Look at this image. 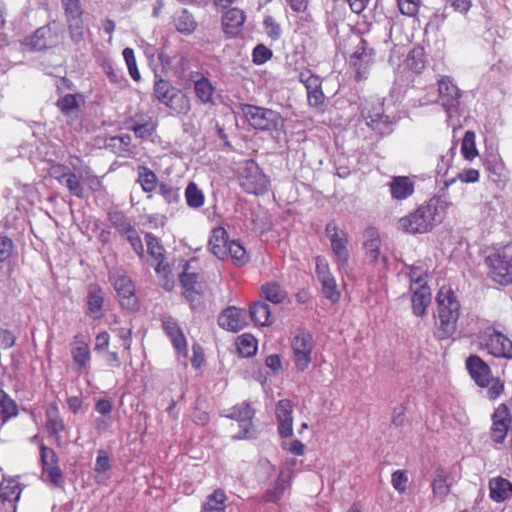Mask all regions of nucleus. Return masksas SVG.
<instances>
[{
	"label": "nucleus",
	"instance_id": "obj_45",
	"mask_svg": "<svg viewBox=\"0 0 512 512\" xmlns=\"http://www.w3.org/2000/svg\"><path fill=\"white\" fill-rule=\"evenodd\" d=\"M230 257L237 266H244L249 261L245 248L237 241H230L227 246V258Z\"/></svg>",
	"mask_w": 512,
	"mask_h": 512
},
{
	"label": "nucleus",
	"instance_id": "obj_54",
	"mask_svg": "<svg viewBox=\"0 0 512 512\" xmlns=\"http://www.w3.org/2000/svg\"><path fill=\"white\" fill-rule=\"evenodd\" d=\"M139 183L145 192H152L157 185V177L146 167H139L138 169Z\"/></svg>",
	"mask_w": 512,
	"mask_h": 512
},
{
	"label": "nucleus",
	"instance_id": "obj_13",
	"mask_svg": "<svg viewBox=\"0 0 512 512\" xmlns=\"http://www.w3.org/2000/svg\"><path fill=\"white\" fill-rule=\"evenodd\" d=\"M491 438L495 443H502L508 433L512 421L511 414L505 404H500L492 415Z\"/></svg>",
	"mask_w": 512,
	"mask_h": 512
},
{
	"label": "nucleus",
	"instance_id": "obj_24",
	"mask_svg": "<svg viewBox=\"0 0 512 512\" xmlns=\"http://www.w3.org/2000/svg\"><path fill=\"white\" fill-rule=\"evenodd\" d=\"M87 315L93 319H99L102 316V308L104 305V293L101 287L91 284L88 287L87 297Z\"/></svg>",
	"mask_w": 512,
	"mask_h": 512
},
{
	"label": "nucleus",
	"instance_id": "obj_7",
	"mask_svg": "<svg viewBox=\"0 0 512 512\" xmlns=\"http://www.w3.org/2000/svg\"><path fill=\"white\" fill-rule=\"evenodd\" d=\"M486 262L490 269L492 279L507 285L512 282V248L506 245L502 250L487 257Z\"/></svg>",
	"mask_w": 512,
	"mask_h": 512
},
{
	"label": "nucleus",
	"instance_id": "obj_41",
	"mask_svg": "<svg viewBox=\"0 0 512 512\" xmlns=\"http://www.w3.org/2000/svg\"><path fill=\"white\" fill-rule=\"evenodd\" d=\"M261 295L263 298L274 304H279L286 298V292L276 282H268L264 284L261 288Z\"/></svg>",
	"mask_w": 512,
	"mask_h": 512
},
{
	"label": "nucleus",
	"instance_id": "obj_30",
	"mask_svg": "<svg viewBox=\"0 0 512 512\" xmlns=\"http://www.w3.org/2000/svg\"><path fill=\"white\" fill-rule=\"evenodd\" d=\"M490 497L496 502H503L512 494V483L505 478L496 477L489 481Z\"/></svg>",
	"mask_w": 512,
	"mask_h": 512
},
{
	"label": "nucleus",
	"instance_id": "obj_53",
	"mask_svg": "<svg viewBox=\"0 0 512 512\" xmlns=\"http://www.w3.org/2000/svg\"><path fill=\"white\" fill-rule=\"evenodd\" d=\"M67 21L70 38L75 44L84 40V23L82 17L72 18Z\"/></svg>",
	"mask_w": 512,
	"mask_h": 512
},
{
	"label": "nucleus",
	"instance_id": "obj_12",
	"mask_svg": "<svg viewBox=\"0 0 512 512\" xmlns=\"http://www.w3.org/2000/svg\"><path fill=\"white\" fill-rule=\"evenodd\" d=\"M316 275L322 286V293L325 298L335 303L340 298L335 278L330 272L327 261L323 257L316 258Z\"/></svg>",
	"mask_w": 512,
	"mask_h": 512
},
{
	"label": "nucleus",
	"instance_id": "obj_9",
	"mask_svg": "<svg viewBox=\"0 0 512 512\" xmlns=\"http://www.w3.org/2000/svg\"><path fill=\"white\" fill-rule=\"evenodd\" d=\"M313 347V337L307 331L299 330L291 339L292 360L298 371H305L311 364Z\"/></svg>",
	"mask_w": 512,
	"mask_h": 512
},
{
	"label": "nucleus",
	"instance_id": "obj_55",
	"mask_svg": "<svg viewBox=\"0 0 512 512\" xmlns=\"http://www.w3.org/2000/svg\"><path fill=\"white\" fill-rule=\"evenodd\" d=\"M80 178L92 192H96L101 188L100 179L93 174L89 167L80 168Z\"/></svg>",
	"mask_w": 512,
	"mask_h": 512
},
{
	"label": "nucleus",
	"instance_id": "obj_64",
	"mask_svg": "<svg viewBox=\"0 0 512 512\" xmlns=\"http://www.w3.org/2000/svg\"><path fill=\"white\" fill-rule=\"evenodd\" d=\"M159 193L167 203H175L180 197L179 189L166 183L159 186Z\"/></svg>",
	"mask_w": 512,
	"mask_h": 512
},
{
	"label": "nucleus",
	"instance_id": "obj_11",
	"mask_svg": "<svg viewBox=\"0 0 512 512\" xmlns=\"http://www.w3.org/2000/svg\"><path fill=\"white\" fill-rule=\"evenodd\" d=\"M226 417L238 422L240 431L238 434L234 435L235 439H252L256 437L257 432L252 423L254 410L248 403H242L232 407Z\"/></svg>",
	"mask_w": 512,
	"mask_h": 512
},
{
	"label": "nucleus",
	"instance_id": "obj_22",
	"mask_svg": "<svg viewBox=\"0 0 512 512\" xmlns=\"http://www.w3.org/2000/svg\"><path fill=\"white\" fill-rule=\"evenodd\" d=\"M71 345L74 368L80 371L85 368L91 360L90 347L81 334L74 336V341Z\"/></svg>",
	"mask_w": 512,
	"mask_h": 512
},
{
	"label": "nucleus",
	"instance_id": "obj_28",
	"mask_svg": "<svg viewBox=\"0 0 512 512\" xmlns=\"http://www.w3.org/2000/svg\"><path fill=\"white\" fill-rule=\"evenodd\" d=\"M381 239L375 228H368L364 232V243L366 258L370 263L376 262L380 257Z\"/></svg>",
	"mask_w": 512,
	"mask_h": 512
},
{
	"label": "nucleus",
	"instance_id": "obj_10",
	"mask_svg": "<svg viewBox=\"0 0 512 512\" xmlns=\"http://www.w3.org/2000/svg\"><path fill=\"white\" fill-rule=\"evenodd\" d=\"M325 234L330 240L331 249L339 269H345L349 261V251L347 249L348 236L346 232L340 229L334 221H331L325 227Z\"/></svg>",
	"mask_w": 512,
	"mask_h": 512
},
{
	"label": "nucleus",
	"instance_id": "obj_49",
	"mask_svg": "<svg viewBox=\"0 0 512 512\" xmlns=\"http://www.w3.org/2000/svg\"><path fill=\"white\" fill-rule=\"evenodd\" d=\"M407 67L415 73H420L425 68L424 50L421 47L413 48L406 59Z\"/></svg>",
	"mask_w": 512,
	"mask_h": 512
},
{
	"label": "nucleus",
	"instance_id": "obj_44",
	"mask_svg": "<svg viewBox=\"0 0 512 512\" xmlns=\"http://www.w3.org/2000/svg\"><path fill=\"white\" fill-rule=\"evenodd\" d=\"M237 351L241 357H251L257 351V340L251 334H242L238 337Z\"/></svg>",
	"mask_w": 512,
	"mask_h": 512
},
{
	"label": "nucleus",
	"instance_id": "obj_26",
	"mask_svg": "<svg viewBox=\"0 0 512 512\" xmlns=\"http://www.w3.org/2000/svg\"><path fill=\"white\" fill-rule=\"evenodd\" d=\"M227 232L223 227H216L212 230L209 239L210 251L219 259L227 258V246L229 245Z\"/></svg>",
	"mask_w": 512,
	"mask_h": 512
},
{
	"label": "nucleus",
	"instance_id": "obj_15",
	"mask_svg": "<svg viewBox=\"0 0 512 512\" xmlns=\"http://www.w3.org/2000/svg\"><path fill=\"white\" fill-rule=\"evenodd\" d=\"M189 79L193 84L196 98L203 105L213 104L216 88L211 81L200 71L191 72Z\"/></svg>",
	"mask_w": 512,
	"mask_h": 512
},
{
	"label": "nucleus",
	"instance_id": "obj_35",
	"mask_svg": "<svg viewBox=\"0 0 512 512\" xmlns=\"http://www.w3.org/2000/svg\"><path fill=\"white\" fill-rule=\"evenodd\" d=\"M249 314L257 325L269 326L272 324L270 308L265 302L256 301L251 304Z\"/></svg>",
	"mask_w": 512,
	"mask_h": 512
},
{
	"label": "nucleus",
	"instance_id": "obj_2",
	"mask_svg": "<svg viewBox=\"0 0 512 512\" xmlns=\"http://www.w3.org/2000/svg\"><path fill=\"white\" fill-rule=\"evenodd\" d=\"M437 335L440 339L450 337L456 330L460 304L451 289L441 288L437 294Z\"/></svg>",
	"mask_w": 512,
	"mask_h": 512
},
{
	"label": "nucleus",
	"instance_id": "obj_46",
	"mask_svg": "<svg viewBox=\"0 0 512 512\" xmlns=\"http://www.w3.org/2000/svg\"><path fill=\"white\" fill-rule=\"evenodd\" d=\"M406 275L410 281V288L427 285V269L422 263L409 266Z\"/></svg>",
	"mask_w": 512,
	"mask_h": 512
},
{
	"label": "nucleus",
	"instance_id": "obj_62",
	"mask_svg": "<svg viewBox=\"0 0 512 512\" xmlns=\"http://www.w3.org/2000/svg\"><path fill=\"white\" fill-rule=\"evenodd\" d=\"M272 57V51L266 46L259 44L252 52V60L256 65H262L270 60Z\"/></svg>",
	"mask_w": 512,
	"mask_h": 512
},
{
	"label": "nucleus",
	"instance_id": "obj_1",
	"mask_svg": "<svg viewBox=\"0 0 512 512\" xmlns=\"http://www.w3.org/2000/svg\"><path fill=\"white\" fill-rule=\"evenodd\" d=\"M451 205L445 197H432L413 212L401 217L398 228L408 234L427 233L443 221Z\"/></svg>",
	"mask_w": 512,
	"mask_h": 512
},
{
	"label": "nucleus",
	"instance_id": "obj_36",
	"mask_svg": "<svg viewBox=\"0 0 512 512\" xmlns=\"http://www.w3.org/2000/svg\"><path fill=\"white\" fill-rule=\"evenodd\" d=\"M56 106L66 117H77L80 111L78 95L66 94L57 100Z\"/></svg>",
	"mask_w": 512,
	"mask_h": 512
},
{
	"label": "nucleus",
	"instance_id": "obj_51",
	"mask_svg": "<svg viewBox=\"0 0 512 512\" xmlns=\"http://www.w3.org/2000/svg\"><path fill=\"white\" fill-rule=\"evenodd\" d=\"M42 476L54 487H60L64 483V475L59 464L43 467Z\"/></svg>",
	"mask_w": 512,
	"mask_h": 512
},
{
	"label": "nucleus",
	"instance_id": "obj_3",
	"mask_svg": "<svg viewBox=\"0 0 512 512\" xmlns=\"http://www.w3.org/2000/svg\"><path fill=\"white\" fill-rule=\"evenodd\" d=\"M242 112L249 125L257 130H277L283 125L280 113L272 109L245 104Z\"/></svg>",
	"mask_w": 512,
	"mask_h": 512
},
{
	"label": "nucleus",
	"instance_id": "obj_57",
	"mask_svg": "<svg viewBox=\"0 0 512 512\" xmlns=\"http://www.w3.org/2000/svg\"><path fill=\"white\" fill-rule=\"evenodd\" d=\"M123 58L126 62L128 71L130 76L133 80L139 81L140 80V73L137 68L136 59L134 55V50L132 48H125L123 50Z\"/></svg>",
	"mask_w": 512,
	"mask_h": 512
},
{
	"label": "nucleus",
	"instance_id": "obj_50",
	"mask_svg": "<svg viewBox=\"0 0 512 512\" xmlns=\"http://www.w3.org/2000/svg\"><path fill=\"white\" fill-rule=\"evenodd\" d=\"M475 138V133L473 131H466L461 144V152L463 156L465 159L470 161L478 155Z\"/></svg>",
	"mask_w": 512,
	"mask_h": 512
},
{
	"label": "nucleus",
	"instance_id": "obj_60",
	"mask_svg": "<svg viewBox=\"0 0 512 512\" xmlns=\"http://www.w3.org/2000/svg\"><path fill=\"white\" fill-rule=\"evenodd\" d=\"M40 461L42 468L58 464L59 462L58 456L55 453V451L52 448L44 445L43 443L40 444Z\"/></svg>",
	"mask_w": 512,
	"mask_h": 512
},
{
	"label": "nucleus",
	"instance_id": "obj_39",
	"mask_svg": "<svg viewBox=\"0 0 512 512\" xmlns=\"http://www.w3.org/2000/svg\"><path fill=\"white\" fill-rule=\"evenodd\" d=\"M165 105L177 114L185 115L191 109L190 100L179 89L176 91L175 94L172 95L171 98L168 99Z\"/></svg>",
	"mask_w": 512,
	"mask_h": 512
},
{
	"label": "nucleus",
	"instance_id": "obj_33",
	"mask_svg": "<svg viewBox=\"0 0 512 512\" xmlns=\"http://www.w3.org/2000/svg\"><path fill=\"white\" fill-rule=\"evenodd\" d=\"M227 496L222 489H216L206 497L201 512H225Z\"/></svg>",
	"mask_w": 512,
	"mask_h": 512
},
{
	"label": "nucleus",
	"instance_id": "obj_59",
	"mask_svg": "<svg viewBox=\"0 0 512 512\" xmlns=\"http://www.w3.org/2000/svg\"><path fill=\"white\" fill-rule=\"evenodd\" d=\"M146 245H147V251L149 255L154 258L155 260L164 259L163 256V248L159 243V240L153 236L152 234L148 233L145 237Z\"/></svg>",
	"mask_w": 512,
	"mask_h": 512
},
{
	"label": "nucleus",
	"instance_id": "obj_43",
	"mask_svg": "<svg viewBox=\"0 0 512 512\" xmlns=\"http://www.w3.org/2000/svg\"><path fill=\"white\" fill-rule=\"evenodd\" d=\"M186 203L190 208L198 209L204 205L205 196L195 182H189L185 189Z\"/></svg>",
	"mask_w": 512,
	"mask_h": 512
},
{
	"label": "nucleus",
	"instance_id": "obj_5",
	"mask_svg": "<svg viewBox=\"0 0 512 512\" xmlns=\"http://www.w3.org/2000/svg\"><path fill=\"white\" fill-rule=\"evenodd\" d=\"M239 184L246 193L261 195L268 190L269 180L254 160H246L239 170Z\"/></svg>",
	"mask_w": 512,
	"mask_h": 512
},
{
	"label": "nucleus",
	"instance_id": "obj_17",
	"mask_svg": "<svg viewBox=\"0 0 512 512\" xmlns=\"http://www.w3.org/2000/svg\"><path fill=\"white\" fill-rule=\"evenodd\" d=\"M275 413L280 436L290 437L293 434V404L288 399L279 400Z\"/></svg>",
	"mask_w": 512,
	"mask_h": 512
},
{
	"label": "nucleus",
	"instance_id": "obj_37",
	"mask_svg": "<svg viewBox=\"0 0 512 512\" xmlns=\"http://www.w3.org/2000/svg\"><path fill=\"white\" fill-rule=\"evenodd\" d=\"M137 138L146 139L152 136L156 129V123L152 117L147 116L141 120H132V124L128 126Z\"/></svg>",
	"mask_w": 512,
	"mask_h": 512
},
{
	"label": "nucleus",
	"instance_id": "obj_20",
	"mask_svg": "<svg viewBox=\"0 0 512 512\" xmlns=\"http://www.w3.org/2000/svg\"><path fill=\"white\" fill-rule=\"evenodd\" d=\"M246 16L243 10L231 8L222 16V29L224 33L230 37H236L240 34Z\"/></svg>",
	"mask_w": 512,
	"mask_h": 512
},
{
	"label": "nucleus",
	"instance_id": "obj_27",
	"mask_svg": "<svg viewBox=\"0 0 512 512\" xmlns=\"http://www.w3.org/2000/svg\"><path fill=\"white\" fill-rule=\"evenodd\" d=\"M412 292V309L416 316L425 314L428 305L431 302V290L426 284L410 288Z\"/></svg>",
	"mask_w": 512,
	"mask_h": 512
},
{
	"label": "nucleus",
	"instance_id": "obj_29",
	"mask_svg": "<svg viewBox=\"0 0 512 512\" xmlns=\"http://www.w3.org/2000/svg\"><path fill=\"white\" fill-rule=\"evenodd\" d=\"M52 32L47 26L38 28L33 35L27 37L24 44L31 50L40 51L52 45Z\"/></svg>",
	"mask_w": 512,
	"mask_h": 512
},
{
	"label": "nucleus",
	"instance_id": "obj_42",
	"mask_svg": "<svg viewBox=\"0 0 512 512\" xmlns=\"http://www.w3.org/2000/svg\"><path fill=\"white\" fill-rule=\"evenodd\" d=\"M432 491L434 496L443 499L450 492V484L447 481L446 473L438 469L435 471L432 483H431Z\"/></svg>",
	"mask_w": 512,
	"mask_h": 512
},
{
	"label": "nucleus",
	"instance_id": "obj_8",
	"mask_svg": "<svg viewBox=\"0 0 512 512\" xmlns=\"http://www.w3.org/2000/svg\"><path fill=\"white\" fill-rule=\"evenodd\" d=\"M479 343L490 355L512 358V341L492 327H487L480 333Z\"/></svg>",
	"mask_w": 512,
	"mask_h": 512
},
{
	"label": "nucleus",
	"instance_id": "obj_4",
	"mask_svg": "<svg viewBox=\"0 0 512 512\" xmlns=\"http://www.w3.org/2000/svg\"><path fill=\"white\" fill-rule=\"evenodd\" d=\"M109 282L117 293L121 306L129 311L138 309V299L131 278L122 269L113 268L109 271Z\"/></svg>",
	"mask_w": 512,
	"mask_h": 512
},
{
	"label": "nucleus",
	"instance_id": "obj_58",
	"mask_svg": "<svg viewBox=\"0 0 512 512\" xmlns=\"http://www.w3.org/2000/svg\"><path fill=\"white\" fill-rule=\"evenodd\" d=\"M299 81L305 86L306 91L316 90L322 86L320 77L311 73L310 70L299 74Z\"/></svg>",
	"mask_w": 512,
	"mask_h": 512
},
{
	"label": "nucleus",
	"instance_id": "obj_61",
	"mask_svg": "<svg viewBox=\"0 0 512 512\" xmlns=\"http://www.w3.org/2000/svg\"><path fill=\"white\" fill-rule=\"evenodd\" d=\"M265 33L272 40H278L281 36L282 30L280 25L272 16H266L263 21Z\"/></svg>",
	"mask_w": 512,
	"mask_h": 512
},
{
	"label": "nucleus",
	"instance_id": "obj_40",
	"mask_svg": "<svg viewBox=\"0 0 512 512\" xmlns=\"http://www.w3.org/2000/svg\"><path fill=\"white\" fill-rule=\"evenodd\" d=\"M18 413L16 403L3 391L0 390V423L5 424L10 418Z\"/></svg>",
	"mask_w": 512,
	"mask_h": 512
},
{
	"label": "nucleus",
	"instance_id": "obj_47",
	"mask_svg": "<svg viewBox=\"0 0 512 512\" xmlns=\"http://www.w3.org/2000/svg\"><path fill=\"white\" fill-rule=\"evenodd\" d=\"M176 29L183 34H191L196 28V22L187 10L180 11L175 17Z\"/></svg>",
	"mask_w": 512,
	"mask_h": 512
},
{
	"label": "nucleus",
	"instance_id": "obj_18",
	"mask_svg": "<svg viewBox=\"0 0 512 512\" xmlns=\"http://www.w3.org/2000/svg\"><path fill=\"white\" fill-rule=\"evenodd\" d=\"M218 324L223 329L237 332L246 326V312L234 306L228 307L219 315Z\"/></svg>",
	"mask_w": 512,
	"mask_h": 512
},
{
	"label": "nucleus",
	"instance_id": "obj_48",
	"mask_svg": "<svg viewBox=\"0 0 512 512\" xmlns=\"http://www.w3.org/2000/svg\"><path fill=\"white\" fill-rule=\"evenodd\" d=\"M178 88L172 86L168 81L163 79H158L154 84V95L157 100L164 104L168 101L169 98L172 97L173 94L176 93Z\"/></svg>",
	"mask_w": 512,
	"mask_h": 512
},
{
	"label": "nucleus",
	"instance_id": "obj_21",
	"mask_svg": "<svg viewBox=\"0 0 512 512\" xmlns=\"http://www.w3.org/2000/svg\"><path fill=\"white\" fill-rule=\"evenodd\" d=\"M292 472L290 470H281L270 488L263 495L265 502L277 503L290 487Z\"/></svg>",
	"mask_w": 512,
	"mask_h": 512
},
{
	"label": "nucleus",
	"instance_id": "obj_16",
	"mask_svg": "<svg viewBox=\"0 0 512 512\" xmlns=\"http://www.w3.org/2000/svg\"><path fill=\"white\" fill-rule=\"evenodd\" d=\"M45 428L58 446L62 445V437L60 433L64 431L65 424L60 415L59 408L56 403L52 402L46 406L45 409Z\"/></svg>",
	"mask_w": 512,
	"mask_h": 512
},
{
	"label": "nucleus",
	"instance_id": "obj_63",
	"mask_svg": "<svg viewBox=\"0 0 512 512\" xmlns=\"http://www.w3.org/2000/svg\"><path fill=\"white\" fill-rule=\"evenodd\" d=\"M398 7L403 15L414 17L420 8V0H398Z\"/></svg>",
	"mask_w": 512,
	"mask_h": 512
},
{
	"label": "nucleus",
	"instance_id": "obj_25",
	"mask_svg": "<svg viewBox=\"0 0 512 512\" xmlns=\"http://www.w3.org/2000/svg\"><path fill=\"white\" fill-rule=\"evenodd\" d=\"M363 116L365 117L367 124L375 131L384 134L389 131L391 121L388 116L383 114V108L381 105L374 107L372 110H363Z\"/></svg>",
	"mask_w": 512,
	"mask_h": 512
},
{
	"label": "nucleus",
	"instance_id": "obj_38",
	"mask_svg": "<svg viewBox=\"0 0 512 512\" xmlns=\"http://www.w3.org/2000/svg\"><path fill=\"white\" fill-rule=\"evenodd\" d=\"M108 220L118 233L124 237L135 230L134 226L123 212L110 211L108 213Z\"/></svg>",
	"mask_w": 512,
	"mask_h": 512
},
{
	"label": "nucleus",
	"instance_id": "obj_52",
	"mask_svg": "<svg viewBox=\"0 0 512 512\" xmlns=\"http://www.w3.org/2000/svg\"><path fill=\"white\" fill-rule=\"evenodd\" d=\"M132 138L130 135L125 134L121 136H115L112 137L109 140V147L115 149V152L118 153L120 156H127L130 151V145H131Z\"/></svg>",
	"mask_w": 512,
	"mask_h": 512
},
{
	"label": "nucleus",
	"instance_id": "obj_56",
	"mask_svg": "<svg viewBox=\"0 0 512 512\" xmlns=\"http://www.w3.org/2000/svg\"><path fill=\"white\" fill-rule=\"evenodd\" d=\"M276 471L275 466L266 458L258 461L256 467V475L260 481H267Z\"/></svg>",
	"mask_w": 512,
	"mask_h": 512
},
{
	"label": "nucleus",
	"instance_id": "obj_14",
	"mask_svg": "<svg viewBox=\"0 0 512 512\" xmlns=\"http://www.w3.org/2000/svg\"><path fill=\"white\" fill-rule=\"evenodd\" d=\"M350 62L356 70L357 79L365 78L367 70L373 62V50L368 47L366 40L360 39L351 55Z\"/></svg>",
	"mask_w": 512,
	"mask_h": 512
},
{
	"label": "nucleus",
	"instance_id": "obj_31",
	"mask_svg": "<svg viewBox=\"0 0 512 512\" xmlns=\"http://www.w3.org/2000/svg\"><path fill=\"white\" fill-rule=\"evenodd\" d=\"M163 329L177 351L179 353H186V339L177 323L173 319H166L163 321Z\"/></svg>",
	"mask_w": 512,
	"mask_h": 512
},
{
	"label": "nucleus",
	"instance_id": "obj_6",
	"mask_svg": "<svg viewBox=\"0 0 512 512\" xmlns=\"http://www.w3.org/2000/svg\"><path fill=\"white\" fill-rule=\"evenodd\" d=\"M438 101L447 114L448 121L459 120L461 91L448 76H441L438 81Z\"/></svg>",
	"mask_w": 512,
	"mask_h": 512
},
{
	"label": "nucleus",
	"instance_id": "obj_23",
	"mask_svg": "<svg viewBox=\"0 0 512 512\" xmlns=\"http://www.w3.org/2000/svg\"><path fill=\"white\" fill-rule=\"evenodd\" d=\"M390 194L395 200H405L414 193V182L408 176H394L388 183Z\"/></svg>",
	"mask_w": 512,
	"mask_h": 512
},
{
	"label": "nucleus",
	"instance_id": "obj_34",
	"mask_svg": "<svg viewBox=\"0 0 512 512\" xmlns=\"http://www.w3.org/2000/svg\"><path fill=\"white\" fill-rule=\"evenodd\" d=\"M72 166L74 171L68 174L61 185L65 186L72 196L83 199L86 194L84 183L80 178V169H77L73 164Z\"/></svg>",
	"mask_w": 512,
	"mask_h": 512
},
{
	"label": "nucleus",
	"instance_id": "obj_32",
	"mask_svg": "<svg viewBox=\"0 0 512 512\" xmlns=\"http://www.w3.org/2000/svg\"><path fill=\"white\" fill-rule=\"evenodd\" d=\"M21 495V488L17 481L13 479H4L0 483V501L3 504L8 503L11 508H14V503L19 500Z\"/></svg>",
	"mask_w": 512,
	"mask_h": 512
},
{
	"label": "nucleus",
	"instance_id": "obj_19",
	"mask_svg": "<svg viewBox=\"0 0 512 512\" xmlns=\"http://www.w3.org/2000/svg\"><path fill=\"white\" fill-rule=\"evenodd\" d=\"M466 367L471 378L478 386H489L491 370L479 356H469L466 360Z\"/></svg>",
	"mask_w": 512,
	"mask_h": 512
}]
</instances>
